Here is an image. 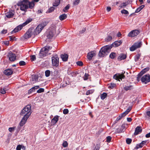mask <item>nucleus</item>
Listing matches in <instances>:
<instances>
[{
  "label": "nucleus",
  "instance_id": "obj_44",
  "mask_svg": "<svg viewBox=\"0 0 150 150\" xmlns=\"http://www.w3.org/2000/svg\"><path fill=\"white\" fill-rule=\"evenodd\" d=\"M55 9V8L54 7H52L48 9V12L49 13L52 12L53 11H54V10Z\"/></svg>",
  "mask_w": 150,
  "mask_h": 150
},
{
  "label": "nucleus",
  "instance_id": "obj_38",
  "mask_svg": "<svg viewBox=\"0 0 150 150\" xmlns=\"http://www.w3.org/2000/svg\"><path fill=\"white\" fill-rule=\"evenodd\" d=\"M100 146V144H96L93 150H99Z\"/></svg>",
  "mask_w": 150,
  "mask_h": 150
},
{
  "label": "nucleus",
  "instance_id": "obj_9",
  "mask_svg": "<svg viewBox=\"0 0 150 150\" xmlns=\"http://www.w3.org/2000/svg\"><path fill=\"white\" fill-rule=\"evenodd\" d=\"M142 82L144 84H146L150 81V75L146 74L143 76L141 79Z\"/></svg>",
  "mask_w": 150,
  "mask_h": 150
},
{
  "label": "nucleus",
  "instance_id": "obj_37",
  "mask_svg": "<svg viewBox=\"0 0 150 150\" xmlns=\"http://www.w3.org/2000/svg\"><path fill=\"white\" fill-rule=\"evenodd\" d=\"M45 74L46 77H49L50 74V71L49 70H47L45 72Z\"/></svg>",
  "mask_w": 150,
  "mask_h": 150
},
{
  "label": "nucleus",
  "instance_id": "obj_8",
  "mask_svg": "<svg viewBox=\"0 0 150 150\" xmlns=\"http://www.w3.org/2000/svg\"><path fill=\"white\" fill-rule=\"evenodd\" d=\"M142 45V43L140 42H136L130 48L131 51H133L138 48L140 47Z\"/></svg>",
  "mask_w": 150,
  "mask_h": 150
},
{
  "label": "nucleus",
  "instance_id": "obj_41",
  "mask_svg": "<svg viewBox=\"0 0 150 150\" xmlns=\"http://www.w3.org/2000/svg\"><path fill=\"white\" fill-rule=\"evenodd\" d=\"M80 2V0H75L73 2L74 5L75 6L78 5Z\"/></svg>",
  "mask_w": 150,
  "mask_h": 150
},
{
  "label": "nucleus",
  "instance_id": "obj_47",
  "mask_svg": "<svg viewBox=\"0 0 150 150\" xmlns=\"http://www.w3.org/2000/svg\"><path fill=\"white\" fill-rule=\"evenodd\" d=\"M121 13L122 14H129L128 12L126 10L123 9L121 11Z\"/></svg>",
  "mask_w": 150,
  "mask_h": 150
},
{
  "label": "nucleus",
  "instance_id": "obj_28",
  "mask_svg": "<svg viewBox=\"0 0 150 150\" xmlns=\"http://www.w3.org/2000/svg\"><path fill=\"white\" fill-rule=\"evenodd\" d=\"M67 18V16L65 14H62L60 15L59 17V19L61 21L66 19Z\"/></svg>",
  "mask_w": 150,
  "mask_h": 150
},
{
  "label": "nucleus",
  "instance_id": "obj_3",
  "mask_svg": "<svg viewBox=\"0 0 150 150\" xmlns=\"http://www.w3.org/2000/svg\"><path fill=\"white\" fill-rule=\"evenodd\" d=\"M111 49V47L109 45L102 47L98 53L99 57H102L106 56L110 52Z\"/></svg>",
  "mask_w": 150,
  "mask_h": 150
},
{
  "label": "nucleus",
  "instance_id": "obj_12",
  "mask_svg": "<svg viewBox=\"0 0 150 150\" xmlns=\"http://www.w3.org/2000/svg\"><path fill=\"white\" fill-rule=\"evenodd\" d=\"M139 31L135 30L130 32L128 34V36L130 37H134L137 36L139 33Z\"/></svg>",
  "mask_w": 150,
  "mask_h": 150
},
{
  "label": "nucleus",
  "instance_id": "obj_23",
  "mask_svg": "<svg viewBox=\"0 0 150 150\" xmlns=\"http://www.w3.org/2000/svg\"><path fill=\"white\" fill-rule=\"evenodd\" d=\"M39 88V86H36L32 87L28 90V94H31L32 92L34 91L35 89H38Z\"/></svg>",
  "mask_w": 150,
  "mask_h": 150
},
{
  "label": "nucleus",
  "instance_id": "obj_29",
  "mask_svg": "<svg viewBox=\"0 0 150 150\" xmlns=\"http://www.w3.org/2000/svg\"><path fill=\"white\" fill-rule=\"evenodd\" d=\"M141 54H137L134 57V60L135 62H137L138 61L140 58Z\"/></svg>",
  "mask_w": 150,
  "mask_h": 150
},
{
  "label": "nucleus",
  "instance_id": "obj_45",
  "mask_svg": "<svg viewBox=\"0 0 150 150\" xmlns=\"http://www.w3.org/2000/svg\"><path fill=\"white\" fill-rule=\"evenodd\" d=\"M132 141V139L130 138H127L126 139V142L127 144H131Z\"/></svg>",
  "mask_w": 150,
  "mask_h": 150
},
{
  "label": "nucleus",
  "instance_id": "obj_31",
  "mask_svg": "<svg viewBox=\"0 0 150 150\" xmlns=\"http://www.w3.org/2000/svg\"><path fill=\"white\" fill-rule=\"evenodd\" d=\"M59 116L57 115L55 116L52 120L51 122H57L59 120Z\"/></svg>",
  "mask_w": 150,
  "mask_h": 150
},
{
  "label": "nucleus",
  "instance_id": "obj_7",
  "mask_svg": "<svg viewBox=\"0 0 150 150\" xmlns=\"http://www.w3.org/2000/svg\"><path fill=\"white\" fill-rule=\"evenodd\" d=\"M132 107H129L123 113L120 114L119 116L117 118L116 120L117 121H119L122 117H125L126 115L131 110Z\"/></svg>",
  "mask_w": 150,
  "mask_h": 150
},
{
  "label": "nucleus",
  "instance_id": "obj_27",
  "mask_svg": "<svg viewBox=\"0 0 150 150\" xmlns=\"http://www.w3.org/2000/svg\"><path fill=\"white\" fill-rule=\"evenodd\" d=\"M61 0H55L54 2L53 3V6L57 7L59 6Z\"/></svg>",
  "mask_w": 150,
  "mask_h": 150
},
{
  "label": "nucleus",
  "instance_id": "obj_6",
  "mask_svg": "<svg viewBox=\"0 0 150 150\" xmlns=\"http://www.w3.org/2000/svg\"><path fill=\"white\" fill-rule=\"evenodd\" d=\"M52 65L53 66L57 67L59 65V58L57 54H53L52 57Z\"/></svg>",
  "mask_w": 150,
  "mask_h": 150
},
{
  "label": "nucleus",
  "instance_id": "obj_2",
  "mask_svg": "<svg viewBox=\"0 0 150 150\" xmlns=\"http://www.w3.org/2000/svg\"><path fill=\"white\" fill-rule=\"evenodd\" d=\"M31 113V106L30 105H28L24 108L21 113V115H24V116L20 122H25Z\"/></svg>",
  "mask_w": 150,
  "mask_h": 150
},
{
  "label": "nucleus",
  "instance_id": "obj_10",
  "mask_svg": "<svg viewBox=\"0 0 150 150\" xmlns=\"http://www.w3.org/2000/svg\"><path fill=\"white\" fill-rule=\"evenodd\" d=\"M125 78V76L122 74H116L114 75L113 76V78L116 80H118L119 81H122V79H124Z\"/></svg>",
  "mask_w": 150,
  "mask_h": 150
},
{
  "label": "nucleus",
  "instance_id": "obj_26",
  "mask_svg": "<svg viewBox=\"0 0 150 150\" xmlns=\"http://www.w3.org/2000/svg\"><path fill=\"white\" fill-rule=\"evenodd\" d=\"M33 20L31 18H29L27 19L26 21L23 23V24H22L23 26V27L25 26V25L28 24L29 23L31 22Z\"/></svg>",
  "mask_w": 150,
  "mask_h": 150
},
{
  "label": "nucleus",
  "instance_id": "obj_35",
  "mask_svg": "<svg viewBox=\"0 0 150 150\" xmlns=\"http://www.w3.org/2000/svg\"><path fill=\"white\" fill-rule=\"evenodd\" d=\"M94 90H88L87 91L86 94V95H88L92 94L94 92Z\"/></svg>",
  "mask_w": 150,
  "mask_h": 150
},
{
  "label": "nucleus",
  "instance_id": "obj_16",
  "mask_svg": "<svg viewBox=\"0 0 150 150\" xmlns=\"http://www.w3.org/2000/svg\"><path fill=\"white\" fill-rule=\"evenodd\" d=\"M142 129L141 128V127L140 126H138L136 127L135 130V132L134 134L135 135H137L139 133L142 132Z\"/></svg>",
  "mask_w": 150,
  "mask_h": 150
},
{
  "label": "nucleus",
  "instance_id": "obj_15",
  "mask_svg": "<svg viewBox=\"0 0 150 150\" xmlns=\"http://www.w3.org/2000/svg\"><path fill=\"white\" fill-rule=\"evenodd\" d=\"M146 141H142L140 143L137 144L134 148L135 149H138L142 147L146 143Z\"/></svg>",
  "mask_w": 150,
  "mask_h": 150
},
{
  "label": "nucleus",
  "instance_id": "obj_49",
  "mask_svg": "<svg viewBox=\"0 0 150 150\" xmlns=\"http://www.w3.org/2000/svg\"><path fill=\"white\" fill-rule=\"evenodd\" d=\"M30 59L32 61H34L36 59V57L35 55H32L30 56Z\"/></svg>",
  "mask_w": 150,
  "mask_h": 150
},
{
  "label": "nucleus",
  "instance_id": "obj_19",
  "mask_svg": "<svg viewBox=\"0 0 150 150\" xmlns=\"http://www.w3.org/2000/svg\"><path fill=\"white\" fill-rule=\"evenodd\" d=\"M127 55L126 54L123 53H121L117 58V59L119 61H121L126 59Z\"/></svg>",
  "mask_w": 150,
  "mask_h": 150
},
{
  "label": "nucleus",
  "instance_id": "obj_51",
  "mask_svg": "<svg viewBox=\"0 0 150 150\" xmlns=\"http://www.w3.org/2000/svg\"><path fill=\"white\" fill-rule=\"evenodd\" d=\"M68 144L67 141H64L62 144V146L64 147H66L68 146Z\"/></svg>",
  "mask_w": 150,
  "mask_h": 150
},
{
  "label": "nucleus",
  "instance_id": "obj_14",
  "mask_svg": "<svg viewBox=\"0 0 150 150\" xmlns=\"http://www.w3.org/2000/svg\"><path fill=\"white\" fill-rule=\"evenodd\" d=\"M122 41L121 40H119V41H115L114 42H113L112 44L109 46L111 47V48L112 47H117L120 46L122 43Z\"/></svg>",
  "mask_w": 150,
  "mask_h": 150
},
{
  "label": "nucleus",
  "instance_id": "obj_55",
  "mask_svg": "<svg viewBox=\"0 0 150 150\" xmlns=\"http://www.w3.org/2000/svg\"><path fill=\"white\" fill-rule=\"evenodd\" d=\"M69 112V110L67 109H65L63 110V113L64 114H67Z\"/></svg>",
  "mask_w": 150,
  "mask_h": 150
},
{
  "label": "nucleus",
  "instance_id": "obj_30",
  "mask_svg": "<svg viewBox=\"0 0 150 150\" xmlns=\"http://www.w3.org/2000/svg\"><path fill=\"white\" fill-rule=\"evenodd\" d=\"M144 7V5H142V6H140L135 11V13H138Z\"/></svg>",
  "mask_w": 150,
  "mask_h": 150
},
{
  "label": "nucleus",
  "instance_id": "obj_57",
  "mask_svg": "<svg viewBox=\"0 0 150 150\" xmlns=\"http://www.w3.org/2000/svg\"><path fill=\"white\" fill-rule=\"evenodd\" d=\"M86 28H83L82 30L80 31H79V33L80 34H82L86 30Z\"/></svg>",
  "mask_w": 150,
  "mask_h": 150
},
{
  "label": "nucleus",
  "instance_id": "obj_22",
  "mask_svg": "<svg viewBox=\"0 0 150 150\" xmlns=\"http://www.w3.org/2000/svg\"><path fill=\"white\" fill-rule=\"evenodd\" d=\"M28 3H27L28 5V8L30 9H32L34 8L35 6L34 2L35 1H32L31 2H30L29 0H28Z\"/></svg>",
  "mask_w": 150,
  "mask_h": 150
},
{
  "label": "nucleus",
  "instance_id": "obj_25",
  "mask_svg": "<svg viewBox=\"0 0 150 150\" xmlns=\"http://www.w3.org/2000/svg\"><path fill=\"white\" fill-rule=\"evenodd\" d=\"M14 15V13L11 11L8 12L6 13V16L8 18H10L13 17Z\"/></svg>",
  "mask_w": 150,
  "mask_h": 150
},
{
  "label": "nucleus",
  "instance_id": "obj_46",
  "mask_svg": "<svg viewBox=\"0 0 150 150\" xmlns=\"http://www.w3.org/2000/svg\"><path fill=\"white\" fill-rule=\"evenodd\" d=\"M19 64L20 66H24L26 64L25 62L23 61H20L19 62Z\"/></svg>",
  "mask_w": 150,
  "mask_h": 150
},
{
  "label": "nucleus",
  "instance_id": "obj_54",
  "mask_svg": "<svg viewBox=\"0 0 150 150\" xmlns=\"http://www.w3.org/2000/svg\"><path fill=\"white\" fill-rule=\"evenodd\" d=\"M149 67H147L144 68L143 70H142V71L143 72L144 74L145 73L146 71H148L149 70Z\"/></svg>",
  "mask_w": 150,
  "mask_h": 150
},
{
  "label": "nucleus",
  "instance_id": "obj_56",
  "mask_svg": "<svg viewBox=\"0 0 150 150\" xmlns=\"http://www.w3.org/2000/svg\"><path fill=\"white\" fill-rule=\"evenodd\" d=\"M127 125L125 123L123 124L122 125L121 127L122 129H124L125 128H126L127 127Z\"/></svg>",
  "mask_w": 150,
  "mask_h": 150
},
{
  "label": "nucleus",
  "instance_id": "obj_32",
  "mask_svg": "<svg viewBox=\"0 0 150 150\" xmlns=\"http://www.w3.org/2000/svg\"><path fill=\"white\" fill-rule=\"evenodd\" d=\"M116 56V54L114 52H112L110 55V57L111 59H114Z\"/></svg>",
  "mask_w": 150,
  "mask_h": 150
},
{
  "label": "nucleus",
  "instance_id": "obj_42",
  "mask_svg": "<svg viewBox=\"0 0 150 150\" xmlns=\"http://www.w3.org/2000/svg\"><path fill=\"white\" fill-rule=\"evenodd\" d=\"M127 3L126 2H124L121 4L120 6V7L121 8H123L126 7L127 5Z\"/></svg>",
  "mask_w": 150,
  "mask_h": 150
},
{
  "label": "nucleus",
  "instance_id": "obj_1",
  "mask_svg": "<svg viewBox=\"0 0 150 150\" xmlns=\"http://www.w3.org/2000/svg\"><path fill=\"white\" fill-rule=\"evenodd\" d=\"M47 25V23L45 22L39 24L35 29L33 28H30L25 34L24 38L27 39L30 38L32 35L35 36L38 34Z\"/></svg>",
  "mask_w": 150,
  "mask_h": 150
},
{
  "label": "nucleus",
  "instance_id": "obj_34",
  "mask_svg": "<svg viewBox=\"0 0 150 150\" xmlns=\"http://www.w3.org/2000/svg\"><path fill=\"white\" fill-rule=\"evenodd\" d=\"M112 37L111 36L109 35L105 39V41L108 42L112 40Z\"/></svg>",
  "mask_w": 150,
  "mask_h": 150
},
{
  "label": "nucleus",
  "instance_id": "obj_62",
  "mask_svg": "<svg viewBox=\"0 0 150 150\" xmlns=\"http://www.w3.org/2000/svg\"><path fill=\"white\" fill-rule=\"evenodd\" d=\"M4 44L6 45H8L9 43L8 41H4Z\"/></svg>",
  "mask_w": 150,
  "mask_h": 150
},
{
  "label": "nucleus",
  "instance_id": "obj_33",
  "mask_svg": "<svg viewBox=\"0 0 150 150\" xmlns=\"http://www.w3.org/2000/svg\"><path fill=\"white\" fill-rule=\"evenodd\" d=\"M107 94L105 93H103V94L100 95V98L102 100H104L106 97Z\"/></svg>",
  "mask_w": 150,
  "mask_h": 150
},
{
  "label": "nucleus",
  "instance_id": "obj_53",
  "mask_svg": "<svg viewBox=\"0 0 150 150\" xmlns=\"http://www.w3.org/2000/svg\"><path fill=\"white\" fill-rule=\"evenodd\" d=\"M76 64L77 65L79 66H81L83 65V63L81 61H78L76 62Z\"/></svg>",
  "mask_w": 150,
  "mask_h": 150
},
{
  "label": "nucleus",
  "instance_id": "obj_40",
  "mask_svg": "<svg viewBox=\"0 0 150 150\" xmlns=\"http://www.w3.org/2000/svg\"><path fill=\"white\" fill-rule=\"evenodd\" d=\"M5 89V88H1L0 89V93L3 94H5L6 93Z\"/></svg>",
  "mask_w": 150,
  "mask_h": 150
},
{
  "label": "nucleus",
  "instance_id": "obj_63",
  "mask_svg": "<svg viewBox=\"0 0 150 150\" xmlns=\"http://www.w3.org/2000/svg\"><path fill=\"white\" fill-rule=\"evenodd\" d=\"M7 33V30H3L1 31V33L2 34H6Z\"/></svg>",
  "mask_w": 150,
  "mask_h": 150
},
{
  "label": "nucleus",
  "instance_id": "obj_13",
  "mask_svg": "<svg viewBox=\"0 0 150 150\" xmlns=\"http://www.w3.org/2000/svg\"><path fill=\"white\" fill-rule=\"evenodd\" d=\"M96 52L95 51H91L88 53L87 55V58L89 60H91L92 58L96 55Z\"/></svg>",
  "mask_w": 150,
  "mask_h": 150
},
{
  "label": "nucleus",
  "instance_id": "obj_64",
  "mask_svg": "<svg viewBox=\"0 0 150 150\" xmlns=\"http://www.w3.org/2000/svg\"><path fill=\"white\" fill-rule=\"evenodd\" d=\"M145 137L146 138H149L150 137V132L148 134H147L146 135Z\"/></svg>",
  "mask_w": 150,
  "mask_h": 150
},
{
  "label": "nucleus",
  "instance_id": "obj_61",
  "mask_svg": "<svg viewBox=\"0 0 150 150\" xmlns=\"http://www.w3.org/2000/svg\"><path fill=\"white\" fill-rule=\"evenodd\" d=\"M146 116L150 118V111H148L146 112Z\"/></svg>",
  "mask_w": 150,
  "mask_h": 150
},
{
  "label": "nucleus",
  "instance_id": "obj_5",
  "mask_svg": "<svg viewBox=\"0 0 150 150\" xmlns=\"http://www.w3.org/2000/svg\"><path fill=\"white\" fill-rule=\"evenodd\" d=\"M52 48V47H50L49 46H47L42 48L39 53L40 58H42L47 55L49 50H50Z\"/></svg>",
  "mask_w": 150,
  "mask_h": 150
},
{
  "label": "nucleus",
  "instance_id": "obj_48",
  "mask_svg": "<svg viewBox=\"0 0 150 150\" xmlns=\"http://www.w3.org/2000/svg\"><path fill=\"white\" fill-rule=\"evenodd\" d=\"M115 85H116L115 84L113 83H110V85L109 86L108 88L112 89L115 86Z\"/></svg>",
  "mask_w": 150,
  "mask_h": 150
},
{
  "label": "nucleus",
  "instance_id": "obj_24",
  "mask_svg": "<svg viewBox=\"0 0 150 150\" xmlns=\"http://www.w3.org/2000/svg\"><path fill=\"white\" fill-rule=\"evenodd\" d=\"M47 33V37L49 39H52L54 35V33L51 31L48 32Z\"/></svg>",
  "mask_w": 150,
  "mask_h": 150
},
{
  "label": "nucleus",
  "instance_id": "obj_60",
  "mask_svg": "<svg viewBox=\"0 0 150 150\" xmlns=\"http://www.w3.org/2000/svg\"><path fill=\"white\" fill-rule=\"evenodd\" d=\"M144 73L142 71L137 75V76L141 77Z\"/></svg>",
  "mask_w": 150,
  "mask_h": 150
},
{
  "label": "nucleus",
  "instance_id": "obj_36",
  "mask_svg": "<svg viewBox=\"0 0 150 150\" xmlns=\"http://www.w3.org/2000/svg\"><path fill=\"white\" fill-rule=\"evenodd\" d=\"M8 39L10 41H13L15 40V37L13 36H11L8 37Z\"/></svg>",
  "mask_w": 150,
  "mask_h": 150
},
{
  "label": "nucleus",
  "instance_id": "obj_39",
  "mask_svg": "<svg viewBox=\"0 0 150 150\" xmlns=\"http://www.w3.org/2000/svg\"><path fill=\"white\" fill-rule=\"evenodd\" d=\"M89 76V74H88L86 73L83 77V79L84 80H87L88 79Z\"/></svg>",
  "mask_w": 150,
  "mask_h": 150
},
{
  "label": "nucleus",
  "instance_id": "obj_52",
  "mask_svg": "<svg viewBox=\"0 0 150 150\" xmlns=\"http://www.w3.org/2000/svg\"><path fill=\"white\" fill-rule=\"evenodd\" d=\"M111 140V137L110 136H108L106 137V142H110Z\"/></svg>",
  "mask_w": 150,
  "mask_h": 150
},
{
  "label": "nucleus",
  "instance_id": "obj_4",
  "mask_svg": "<svg viewBox=\"0 0 150 150\" xmlns=\"http://www.w3.org/2000/svg\"><path fill=\"white\" fill-rule=\"evenodd\" d=\"M28 0H23L22 1L18 3L17 5L20 6V9L23 11H26L27 10L28 8Z\"/></svg>",
  "mask_w": 150,
  "mask_h": 150
},
{
  "label": "nucleus",
  "instance_id": "obj_59",
  "mask_svg": "<svg viewBox=\"0 0 150 150\" xmlns=\"http://www.w3.org/2000/svg\"><path fill=\"white\" fill-rule=\"evenodd\" d=\"M22 147V146L21 145H18L16 148V150H21V148Z\"/></svg>",
  "mask_w": 150,
  "mask_h": 150
},
{
  "label": "nucleus",
  "instance_id": "obj_20",
  "mask_svg": "<svg viewBox=\"0 0 150 150\" xmlns=\"http://www.w3.org/2000/svg\"><path fill=\"white\" fill-rule=\"evenodd\" d=\"M124 89L126 91H130L134 89V86L133 85H125L124 87Z\"/></svg>",
  "mask_w": 150,
  "mask_h": 150
},
{
  "label": "nucleus",
  "instance_id": "obj_11",
  "mask_svg": "<svg viewBox=\"0 0 150 150\" xmlns=\"http://www.w3.org/2000/svg\"><path fill=\"white\" fill-rule=\"evenodd\" d=\"M7 56L8 57L9 60L11 61H13L16 59V56L15 54H13L10 51L8 54Z\"/></svg>",
  "mask_w": 150,
  "mask_h": 150
},
{
  "label": "nucleus",
  "instance_id": "obj_17",
  "mask_svg": "<svg viewBox=\"0 0 150 150\" xmlns=\"http://www.w3.org/2000/svg\"><path fill=\"white\" fill-rule=\"evenodd\" d=\"M60 57L63 61L66 62L68 60L69 56L67 54L64 53L61 54Z\"/></svg>",
  "mask_w": 150,
  "mask_h": 150
},
{
  "label": "nucleus",
  "instance_id": "obj_21",
  "mask_svg": "<svg viewBox=\"0 0 150 150\" xmlns=\"http://www.w3.org/2000/svg\"><path fill=\"white\" fill-rule=\"evenodd\" d=\"M4 73L7 76H9L13 74V71L10 69H7L4 70Z\"/></svg>",
  "mask_w": 150,
  "mask_h": 150
},
{
  "label": "nucleus",
  "instance_id": "obj_43",
  "mask_svg": "<svg viewBox=\"0 0 150 150\" xmlns=\"http://www.w3.org/2000/svg\"><path fill=\"white\" fill-rule=\"evenodd\" d=\"M70 7V5L69 4H68L63 10V11L64 12H66V10L69 9Z\"/></svg>",
  "mask_w": 150,
  "mask_h": 150
},
{
  "label": "nucleus",
  "instance_id": "obj_18",
  "mask_svg": "<svg viewBox=\"0 0 150 150\" xmlns=\"http://www.w3.org/2000/svg\"><path fill=\"white\" fill-rule=\"evenodd\" d=\"M23 27L22 25H20L16 27L11 32L12 33H16L18 31L21 30Z\"/></svg>",
  "mask_w": 150,
  "mask_h": 150
},
{
  "label": "nucleus",
  "instance_id": "obj_50",
  "mask_svg": "<svg viewBox=\"0 0 150 150\" xmlns=\"http://www.w3.org/2000/svg\"><path fill=\"white\" fill-rule=\"evenodd\" d=\"M44 89L43 88H40L39 89H38L37 91V92L38 93H41L44 92Z\"/></svg>",
  "mask_w": 150,
  "mask_h": 150
},
{
  "label": "nucleus",
  "instance_id": "obj_58",
  "mask_svg": "<svg viewBox=\"0 0 150 150\" xmlns=\"http://www.w3.org/2000/svg\"><path fill=\"white\" fill-rule=\"evenodd\" d=\"M14 127H10L8 129V130L10 132H12L14 131Z\"/></svg>",
  "mask_w": 150,
  "mask_h": 150
}]
</instances>
